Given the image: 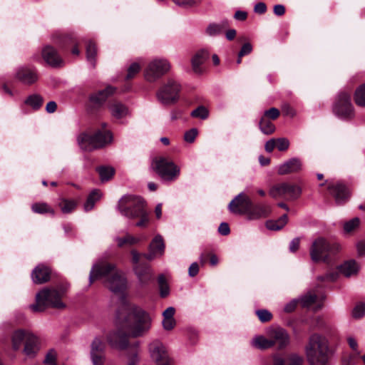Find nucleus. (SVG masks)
<instances>
[{
    "mask_svg": "<svg viewBox=\"0 0 365 365\" xmlns=\"http://www.w3.org/2000/svg\"><path fill=\"white\" fill-rule=\"evenodd\" d=\"M197 135V130L196 128H191L185 132L184 135V140L187 143H192L195 141Z\"/></svg>",
    "mask_w": 365,
    "mask_h": 365,
    "instance_id": "53",
    "label": "nucleus"
},
{
    "mask_svg": "<svg viewBox=\"0 0 365 365\" xmlns=\"http://www.w3.org/2000/svg\"><path fill=\"white\" fill-rule=\"evenodd\" d=\"M252 51V46L250 43H245L242 45L240 51V57H243L250 54Z\"/></svg>",
    "mask_w": 365,
    "mask_h": 365,
    "instance_id": "55",
    "label": "nucleus"
},
{
    "mask_svg": "<svg viewBox=\"0 0 365 365\" xmlns=\"http://www.w3.org/2000/svg\"><path fill=\"white\" fill-rule=\"evenodd\" d=\"M300 244V239L299 237L293 239L289 245V250L292 252H295L299 250Z\"/></svg>",
    "mask_w": 365,
    "mask_h": 365,
    "instance_id": "62",
    "label": "nucleus"
},
{
    "mask_svg": "<svg viewBox=\"0 0 365 365\" xmlns=\"http://www.w3.org/2000/svg\"><path fill=\"white\" fill-rule=\"evenodd\" d=\"M359 269V264L354 260H348L342 264L337 267V271H331L317 277L319 286L323 287L325 282H333L336 281L339 277V273L343 274L345 277H351L358 273Z\"/></svg>",
    "mask_w": 365,
    "mask_h": 365,
    "instance_id": "12",
    "label": "nucleus"
},
{
    "mask_svg": "<svg viewBox=\"0 0 365 365\" xmlns=\"http://www.w3.org/2000/svg\"><path fill=\"white\" fill-rule=\"evenodd\" d=\"M299 303V300H292L284 307V312L287 313H291L294 312L296 309L297 304Z\"/></svg>",
    "mask_w": 365,
    "mask_h": 365,
    "instance_id": "60",
    "label": "nucleus"
},
{
    "mask_svg": "<svg viewBox=\"0 0 365 365\" xmlns=\"http://www.w3.org/2000/svg\"><path fill=\"white\" fill-rule=\"evenodd\" d=\"M200 262L201 266L205 265L207 262L212 266H215L218 263V258L211 250L205 249L200 256Z\"/></svg>",
    "mask_w": 365,
    "mask_h": 365,
    "instance_id": "33",
    "label": "nucleus"
},
{
    "mask_svg": "<svg viewBox=\"0 0 365 365\" xmlns=\"http://www.w3.org/2000/svg\"><path fill=\"white\" fill-rule=\"evenodd\" d=\"M43 364L45 365H58L57 354L54 349H50L46 354Z\"/></svg>",
    "mask_w": 365,
    "mask_h": 365,
    "instance_id": "48",
    "label": "nucleus"
},
{
    "mask_svg": "<svg viewBox=\"0 0 365 365\" xmlns=\"http://www.w3.org/2000/svg\"><path fill=\"white\" fill-rule=\"evenodd\" d=\"M208 110L203 106H198L196 109L193 110L190 115L192 118L206 119L208 117Z\"/></svg>",
    "mask_w": 365,
    "mask_h": 365,
    "instance_id": "46",
    "label": "nucleus"
},
{
    "mask_svg": "<svg viewBox=\"0 0 365 365\" xmlns=\"http://www.w3.org/2000/svg\"><path fill=\"white\" fill-rule=\"evenodd\" d=\"M139 239L130 235H126L123 237H118L117 239L118 246L119 247H123L125 245H133L139 242Z\"/></svg>",
    "mask_w": 365,
    "mask_h": 365,
    "instance_id": "45",
    "label": "nucleus"
},
{
    "mask_svg": "<svg viewBox=\"0 0 365 365\" xmlns=\"http://www.w3.org/2000/svg\"><path fill=\"white\" fill-rule=\"evenodd\" d=\"M305 353L310 365H327L333 355L328 340L318 334L310 336Z\"/></svg>",
    "mask_w": 365,
    "mask_h": 365,
    "instance_id": "5",
    "label": "nucleus"
},
{
    "mask_svg": "<svg viewBox=\"0 0 365 365\" xmlns=\"http://www.w3.org/2000/svg\"><path fill=\"white\" fill-rule=\"evenodd\" d=\"M210 56L209 52L205 49L198 51L192 57L191 63L193 71L197 74H201L204 71L202 67L203 63L208 60Z\"/></svg>",
    "mask_w": 365,
    "mask_h": 365,
    "instance_id": "26",
    "label": "nucleus"
},
{
    "mask_svg": "<svg viewBox=\"0 0 365 365\" xmlns=\"http://www.w3.org/2000/svg\"><path fill=\"white\" fill-rule=\"evenodd\" d=\"M229 210L237 215H245L249 220L267 217L271 213V207L263 204H254L244 193H240L229 204Z\"/></svg>",
    "mask_w": 365,
    "mask_h": 365,
    "instance_id": "3",
    "label": "nucleus"
},
{
    "mask_svg": "<svg viewBox=\"0 0 365 365\" xmlns=\"http://www.w3.org/2000/svg\"><path fill=\"white\" fill-rule=\"evenodd\" d=\"M234 18L238 21H245L247 19V13L243 11H237L235 13Z\"/></svg>",
    "mask_w": 365,
    "mask_h": 365,
    "instance_id": "64",
    "label": "nucleus"
},
{
    "mask_svg": "<svg viewBox=\"0 0 365 365\" xmlns=\"http://www.w3.org/2000/svg\"><path fill=\"white\" fill-rule=\"evenodd\" d=\"M173 1L181 6L191 7L197 6L200 0H173Z\"/></svg>",
    "mask_w": 365,
    "mask_h": 365,
    "instance_id": "54",
    "label": "nucleus"
},
{
    "mask_svg": "<svg viewBox=\"0 0 365 365\" xmlns=\"http://www.w3.org/2000/svg\"><path fill=\"white\" fill-rule=\"evenodd\" d=\"M170 68V65L167 60H154L145 69V78L149 82H154L167 73Z\"/></svg>",
    "mask_w": 365,
    "mask_h": 365,
    "instance_id": "15",
    "label": "nucleus"
},
{
    "mask_svg": "<svg viewBox=\"0 0 365 365\" xmlns=\"http://www.w3.org/2000/svg\"><path fill=\"white\" fill-rule=\"evenodd\" d=\"M52 271L51 268L43 264H38L31 272V279L34 284H42L51 279Z\"/></svg>",
    "mask_w": 365,
    "mask_h": 365,
    "instance_id": "24",
    "label": "nucleus"
},
{
    "mask_svg": "<svg viewBox=\"0 0 365 365\" xmlns=\"http://www.w3.org/2000/svg\"><path fill=\"white\" fill-rule=\"evenodd\" d=\"M101 198V192L99 190H93L88 196L84 204V210L86 212L91 210L95 203Z\"/></svg>",
    "mask_w": 365,
    "mask_h": 365,
    "instance_id": "40",
    "label": "nucleus"
},
{
    "mask_svg": "<svg viewBox=\"0 0 365 365\" xmlns=\"http://www.w3.org/2000/svg\"><path fill=\"white\" fill-rule=\"evenodd\" d=\"M360 225V219L359 217H354L344 225V230L346 233H351L355 230Z\"/></svg>",
    "mask_w": 365,
    "mask_h": 365,
    "instance_id": "47",
    "label": "nucleus"
},
{
    "mask_svg": "<svg viewBox=\"0 0 365 365\" xmlns=\"http://www.w3.org/2000/svg\"><path fill=\"white\" fill-rule=\"evenodd\" d=\"M96 171L98 173L101 182L110 180L115 175V170L111 166L100 165L96 167Z\"/></svg>",
    "mask_w": 365,
    "mask_h": 365,
    "instance_id": "31",
    "label": "nucleus"
},
{
    "mask_svg": "<svg viewBox=\"0 0 365 365\" xmlns=\"http://www.w3.org/2000/svg\"><path fill=\"white\" fill-rule=\"evenodd\" d=\"M267 10V5L264 2H258L255 5L254 11L259 15L264 14Z\"/></svg>",
    "mask_w": 365,
    "mask_h": 365,
    "instance_id": "56",
    "label": "nucleus"
},
{
    "mask_svg": "<svg viewBox=\"0 0 365 365\" xmlns=\"http://www.w3.org/2000/svg\"><path fill=\"white\" fill-rule=\"evenodd\" d=\"M81 43V38L73 34H58L56 38V43L63 56H79Z\"/></svg>",
    "mask_w": 365,
    "mask_h": 365,
    "instance_id": "14",
    "label": "nucleus"
},
{
    "mask_svg": "<svg viewBox=\"0 0 365 365\" xmlns=\"http://www.w3.org/2000/svg\"><path fill=\"white\" fill-rule=\"evenodd\" d=\"M199 272V264L197 262L191 264L188 269L189 276L191 277H195Z\"/></svg>",
    "mask_w": 365,
    "mask_h": 365,
    "instance_id": "59",
    "label": "nucleus"
},
{
    "mask_svg": "<svg viewBox=\"0 0 365 365\" xmlns=\"http://www.w3.org/2000/svg\"><path fill=\"white\" fill-rule=\"evenodd\" d=\"M108 107L112 116L116 119L125 118L129 113L128 108L116 100L109 101Z\"/></svg>",
    "mask_w": 365,
    "mask_h": 365,
    "instance_id": "28",
    "label": "nucleus"
},
{
    "mask_svg": "<svg viewBox=\"0 0 365 365\" xmlns=\"http://www.w3.org/2000/svg\"><path fill=\"white\" fill-rule=\"evenodd\" d=\"M365 315V303L361 302L356 305L352 312L354 318L359 319Z\"/></svg>",
    "mask_w": 365,
    "mask_h": 365,
    "instance_id": "51",
    "label": "nucleus"
},
{
    "mask_svg": "<svg viewBox=\"0 0 365 365\" xmlns=\"http://www.w3.org/2000/svg\"><path fill=\"white\" fill-rule=\"evenodd\" d=\"M118 209L122 215L130 219H139L135 225L145 227L149 222L146 202L143 198L135 195L123 196L118 202Z\"/></svg>",
    "mask_w": 365,
    "mask_h": 365,
    "instance_id": "4",
    "label": "nucleus"
},
{
    "mask_svg": "<svg viewBox=\"0 0 365 365\" xmlns=\"http://www.w3.org/2000/svg\"><path fill=\"white\" fill-rule=\"evenodd\" d=\"M31 210L37 214L48 213L51 216L55 215V211L46 202H36L31 206Z\"/></svg>",
    "mask_w": 365,
    "mask_h": 365,
    "instance_id": "39",
    "label": "nucleus"
},
{
    "mask_svg": "<svg viewBox=\"0 0 365 365\" xmlns=\"http://www.w3.org/2000/svg\"><path fill=\"white\" fill-rule=\"evenodd\" d=\"M304 359L297 354H291L287 358V365H303ZM274 365H286L284 359L277 357L274 359Z\"/></svg>",
    "mask_w": 365,
    "mask_h": 365,
    "instance_id": "30",
    "label": "nucleus"
},
{
    "mask_svg": "<svg viewBox=\"0 0 365 365\" xmlns=\"http://www.w3.org/2000/svg\"><path fill=\"white\" fill-rule=\"evenodd\" d=\"M176 324L175 319H169L163 318V325L165 329L171 330L173 329Z\"/></svg>",
    "mask_w": 365,
    "mask_h": 365,
    "instance_id": "57",
    "label": "nucleus"
},
{
    "mask_svg": "<svg viewBox=\"0 0 365 365\" xmlns=\"http://www.w3.org/2000/svg\"><path fill=\"white\" fill-rule=\"evenodd\" d=\"M116 88L111 86H106L104 89L100 90L90 95L87 104L88 109L91 113H96L101 108L105 102L110 96L113 95Z\"/></svg>",
    "mask_w": 365,
    "mask_h": 365,
    "instance_id": "17",
    "label": "nucleus"
},
{
    "mask_svg": "<svg viewBox=\"0 0 365 365\" xmlns=\"http://www.w3.org/2000/svg\"><path fill=\"white\" fill-rule=\"evenodd\" d=\"M69 284L60 282L52 287H46L39 291L36 296V303L31 306L34 312H41L48 307L63 309L66 304L61 299L66 294Z\"/></svg>",
    "mask_w": 365,
    "mask_h": 365,
    "instance_id": "2",
    "label": "nucleus"
},
{
    "mask_svg": "<svg viewBox=\"0 0 365 365\" xmlns=\"http://www.w3.org/2000/svg\"><path fill=\"white\" fill-rule=\"evenodd\" d=\"M259 127L260 130L265 135H271L275 131V125L272 123V120L262 116L259 122Z\"/></svg>",
    "mask_w": 365,
    "mask_h": 365,
    "instance_id": "38",
    "label": "nucleus"
},
{
    "mask_svg": "<svg viewBox=\"0 0 365 365\" xmlns=\"http://www.w3.org/2000/svg\"><path fill=\"white\" fill-rule=\"evenodd\" d=\"M287 221L288 216L287 214H284L277 220H268L266 222V226L270 230H279L284 227Z\"/></svg>",
    "mask_w": 365,
    "mask_h": 365,
    "instance_id": "36",
    "label": "nucleus"
},
{
    "mask_svg": "<svg viewBox=\"0 0 365 365\" xmlns=\"http://www.w3.org/2000/svg\"><path fill=\"white\" fill-rule=\"evenodd\" d=\"M106 344L101 337H96L91 344V359L93 365H104Z\"/></svg>",
    "mask_w": 365,
    "mask_h": 365,
    "instance_id": "19",
    "label": "nucleus"
},
{
    "mask_svg": "<svg viewBox=\"0 0 365 365\" xmlns=\"http://www.w3.org/2000/svg\"><path fill=\"white\" fill-rule=\"evenodd\" d=\"M133 269L141 287H147L154 280V275L149 264L150 261L145 259L141 253L135 250L130 252Z\"/></svg>",
    "mask_w": 365,
    "mask_h": 365,
    "instance_id": "8",
    "label": "nucleus"
},
{
    "mask_svg": "<svg viewBox=\"0 0 365 365\" xmlns=\"http://www.w3.org/2000/svg\"><path fill=\"white\" fill-rule=\"evenodd\" d=\"M153 166L154 170L164 180L174 181L180 175V168L167 157L155 158L153 161Z\"/></svg>",
    "mask_w": 365,
    "mask_h": 365,
    "instance_id": "11",
    "label": "nucleus"
},
{
    "mask_svg": "<svg viewBox=\"0 0 365 365\" xmlns=\"http://www.w3.org/2000/svg\"><path fill=\"white\" fill-rule=\"evenodd\" d=\"M254 345L258 349H267L272 347V341H271L270 338L267 339L262 336H259L255 339Z\"/></svg>",
    "mask_w": 365,
    "mask_h": 365,
    "instance_id": "43",
    "label": "nucleus"
},
{
    "mask_svg": "<svg viewBox=\"0 0 365 365\" xmlns=\"http://www.w3.org/2000/svg\"><path fill=\"white\" fill-rule=\"evenodd\" d=\"M180 91V84L174 79L169 78L160 87L156 96L162 103L171 105L179 101Z\"/></svg>",
    "mask_w": 365,
    "mask_h": 365,
    "instance_id": "13",
    "label": "nucleus"
},
{
    "mask_svg": "<svg viewBox=\"0 0 365 365\" xmlns=\"http://www.w3.org/2000/svg\"><path fill=\"white\" fill-rule=\"evenodd\" d=\"M339 251L338 244L330 243L323 237H318L312 242L309 248V255L311 259L315 263L324 262L328 265H331Z\"/></svg>",
    "mask_w": 365,
    "mask_h": 365,
    "instance_id": "6",
    "label": "nucleus"
},
{
    "mask_svg": "<svg viewBox=\"0 0 365 365\" xmlns=\"http://www.w3.org/2000/svg\"><path fill=\"white\" fill-rule=\"evenodd\" d=\"M24 103L31 107L34 110H38L43 103V98L39 94H31L26 98Z\"/></svg>",
    "mask_w": 365,
    "mask_h": 365,
    "instance_id": "35",
    "label": "nucleus"
},
{
    "mask_svg": "<svg viewBox=\"0 0 365 365\" xmlns=\"http://www.w3.org/2000/svg\"><path fill=\"white\" fill-rule=\"evenodd\" d=\"M328 190L334 196L338 205H344L349 198V193L346 186L341 183L329 184Z\"/></svg>",
    "mask_w": 365,
    "mask_h": 365,
    "instance_id": "23",
    "label": "nucleus"
},
{
    "mask_svg": "<svg viewBox=\"0 0 365 365\" xmlns=\"http://www.w3.org/2000/svg\"><path fill=\"white\" fill-rule=\"evenodd\" d=\"M15 78L26 86H32L39 79L38 69L31 65L19 66L16 71Z\"/></svg>",
    "mask_w": 365,
    "mask_h": 365,
    "instance_id": "18",
    "label": "nucleus"
},
{
    "mask_svg": "<svg viewBox=\"0 0 365 365\" xmlns=\"http://www.w3.org/2000/svg\"><path fill=\"white\" fill-rule=\"evenodd\" d=\"M273 11L276 16H282L285 14L286 9L282 4H277L274 6Z\"/></svg>",
    "mask_w": 365,
    "mask_h": 365,
    "instance_id": "61",
    "label": "nucleus"
},
{
    "mask_svg": "<svg viewBox=\"0 0 365 365\" xmlns=\"http://www.w3.org/2000/svg\"><path fill=\"white\" fill-rule=\"evenodd\" d=\"M230 27V21L227 19L222 20L218 24H210L207 27L206 33L210 36H217Z\"/></svg>",
    "mask_w": 365,
    "mask_h": 365,
    "instance_id": "29",
    "label": "nucleus"
},
{
    "mask_svg": "<svg viewBox=\"0 0 365 365\" xmlns=\"http://www.w3.org/2000/svg\"><path fill=\"white\" fill-rule=\"evenodd\" d=\"M280 115V111L276 108H271L264 112L262 116L271 120H277Z\"/></svg>",
    "mask_w": 365,
    "mask_h": 365,
    "instance_id": "50",
    "label": "nucleus"
},
{
    "mask_svg": "<svg viewBox=\"0 0 365 365\" xmlns=\"http://www.w3.org/2000/svg\"><path fill=\"white\" fill-rule=\"evenodd\" d=\"M158 282L160 288V295L162 298H165L170 293V287L167 283L166 279L163 274H160L158 277Z\"/></svg>",
    "mask_w": 365,
    "mask_h": 365,
    "instance_id": "42",
    "label": "nucleus"
},
{
    "mask_svg": "<svg viewBox=\"0 0 365 365\" xmlns=\"http://www.w3.org/2000/svg\"><path fill=\"white\" fill-rule=\"evenodd\" d=\"M140 71V66L138 63H133L128 68L127 74L125 78V80L126 81V83L125 84L123 91L127 92L130 91L131 86L128 83V81L131 79H133L136 74L139 73Z\"/></svg>",
    "mask_w": 365,
    "mask_h": 365,
    "instance_id": "34",
    "label": "nucleus"
},
{
    "mask_svg": "<svg viewBox=\"0 0 365 365\" xmlns=\"http://www.w3.org/2000/svg\"><path fill=\"white\" fill-rule=\"evenodd\" d=\"M150 351L152 359L158 365H171L172 360L164 345L158 341H153L150 344Z\"/></svg>",
    "mask_w": 365,
    "mask_h": 365,
    "instance_id": "20",
    "label": "nucleus"
},
{
    "mask_svg": "<svg viewBox=\"0 0 365 365\" xmlns=\"http://www.w3.org/2000/svg\"><path fill=\"white\" fill-rule=\"evenodd\" d=\"M165 242L161 235H156L148 246V253H141L142 257L147 261H152L158 257L164 255Z\"/></svg>",
    "mask_w": 365,
    "mask_h": 365,
    "instance_id": "21",
    "label": "nucleus"
},
{
    "mask_svg": "<svg viewBox=\"0 0 365 365\" xmlns=\"http://www.w3.org/2000/svg\"><path fill=\"white\" fill-rule=\"evenodd\" d=\"M78 202L73 199L61 197L58 204L63 214H69L74 211L77 207Z\"/></svg>",
    "mask_w": 365,
    "mask_h": 365,
    "instance_id": "32",
    "label": "nucleus"
},
{
    "mask_svg": "<svg viewBox=\"0 0 365 365\" xmlns=\"http://www.w3.org/2000/svg\"><path fill=\"white\" fill-rule=\"evenodd\" d=\"M22 343H24V354L34 357L38 350L37 337L23 329L15 331L12 335L13 349L18 350Z\"/></svg>",
    "mask_w": 365,
    "mask_h": 365,
    "instance_id": "10",
    "label": "nucleus"
},
{
    "mask_svg": "<svg viewBox=\"0 0 365 365\" xmlns=\"http://www.w3.org/2000/svg\"><path fill=\"white\" fill-rule=\"evenodd\" d=\"M332 112L339 119L346 121L351 120L355 117V110L349 93L343 91L338 94L332 106Z\"/></svg>",
    "mask_w": 365,
    "mask_h": 365,
    "instance_id": "9",
    "label": "nucleus"
},
{
    "mask_svg": "<svg viewBox=\"0 0 365 365\" xmlns=\"http://www.w3.org/2000/svg\"><path fill=\"white\" fill-rule=\"evenodd\" d=\"M175 312V308L170 307L167 308L163 313V318L169 319H174V314Z\"/></svg>",
    "mask_w": 365,
    "mask_h": 365,
    "instance_id": "63",
    "label": "nucleus"
},
{
    "mask_svg": "<svg viewBox=\"0 0 365 365\" xmlns=\"http://www.w3.org/2000/svg\"><path fill=\"white\" fill-rule=\"evenodd\" d=\"M269 336L272 341V346L277 345L279 349L285 348L289 343V336L287 331L282 328L270 330Z\"/></svg>",
    "mask_w": 365,
    "mask_h": 365,
    "instance_id": "25",
    "label": "nucleus"
},
{
    "mask_svg": "<svg viewBox=\"0 0 365 365\" xmlns=\"http://www.w3.org/2000/svg\"><path fill=\"white\" fill-rule=\"evenodd\" d=\"M218 232L223 236L228 235L230 232L229 225L227 222H222L218 227Z\"/></svg>",
    "mask_w": 365,
    "mask_h": 365,
    "instance_id": "58",
    "label": "nucleus"
},
{
    "mask_svg": "<svg viewBox=\"0 0 365 365\" xmlns=\"http://www.w3.org/2000/svg\"><path fill=\"white\" fill-rule=\"evenodd\" d=\"M97 56V47L92 40L88 41L86 45V58L87 61L94 67Z\"/></svg>",
    "mask_w": 365,
    "mask_h": 365,
    "instance_id": "37",
    "label": "nucleus"
},
{
    "mask_svg": "<svg viewBox=\"0 0 365 365\" xmlns=\"http://www.w3.org/2000/svg\"><path fill=\"white\" fill-rule=\"evenodd\" d=\"M317 299V295L316 294L308 292L299 300V302L303 308H307L314 304Z\"/></svg>",
    "mask_w": 365,
    "mask_h": 365,
    "instance_id": "44",
    "label": "nucleus"
},
{
    "mask_svg": "<svg viewBox=\"0 0 365 365\" xmlns=\"http://www.w3.org/2000/svg\"><path fill=\"white\" fill-rule=\"evenodd\" d=\"M105 278L106 286L113 293L121 295L122 307L125 311L123 315L120 310L116 312L118 328L106 336L108 344L116 349L125 350L129 346V336L139 337L150 328L151 318L149 314L139 307H130L126 302L124 293L127 289V279L114 264L99 262L95 264L90 272L91 284L96 280Z\"/></svg>",
    "mask_w": 365,
    "mask_h": 365,
    "instance_id": "1",
    "label": "nucleus"
},
{
    "mask_svg": "<svg viewBox=\"0 0 365 365\" xmlns=\"http://www.w3.org/2000/svg\"><path fill=\"white\" fill-rule=\"evenodd\" d=\"M301 193L300 187L288 182L277 184L272 186L269 190V195L274 198L287 197L290 200H296Z\"/></svg>",
    "mask_w": 365,
    "mask_h": 365,
    "instance_id": "16",
    "label": "nucleus"
},
{
    "mask_svg": "<svg viewBox=\"0 0 365 365\" xmlns=\"http://www.w3.org/2000/svg\"><path fill=\"white\" fill-rule=\"evenodd\" d=\"M42 57L43 60L52 67L58 68L64 65V61L58 51L51 46H46L43 48Z\"/></svg>",
    "mask_w": 365,
    "mask_h": 365,
    "instance_id": "22",
    "label": "nucleus"
},
{
    "mask_svg": "<svg viewBox=\"0 0 365 365\" xmlns=\"http://www.w3.org/2000/svg\"><path fill=\"white\" fill-rule=\"evenodd\" d=\"M355 103L360 107H365V83L359 86L354 95Z\"/></svg>",
    "mask_w": 365,
    "mask_h": 365,
    "instance_id": "41",
    "label": "nucleus"
},
{
    "mask_svg": "<svg viewBox=\"0 0 365 365\" xmlns=\"http://www.w3.org/2000/svg\"><path fill=\"white\" fill-rule=\"evenodd\" d=\"M255 313L262 323L268 322L272 319V313L267 309H258Z\"/></svg>",
    "mask_w": 365,
    "mask_h": 365,
    "instance_id": "49",
    "label": "nucleus"
},
{
    "mask_svg": "<svg viewBox=\"0 0 365 365\" xmlns=\"http://www.w3.org/2000/svg\"><path fill=\"white\" fill-rule=\"evenodd\" d=\"M302 163L300 159L293 158L284 163L279 167L278 173L281 175L297 173L301 170Z\"/></svg>",
    "mask_w": 365,
    "mask_h": 365,
    "instance_id": "27",
    "label": "nucleus"
},
{
    "mask_svg": "<svg viewBox=\"0 0 365 365\" xmlns=\"http://www.w3.org/2000/svg\"><path fill=\"white\" fill-rule=\"evenodd\" d=\"M276 148L279 151H286L289 147V141L285 138H275Z\"/></svg>",
    "mask_w": 365,
    "mask_h": 365,
    "instance_id": "52",
    "label": "nucleus"
},
{
    "mask_svg": "<svg viewBox=\"0 0 365 365\" xmlns=\"http://www.w3.org/2000/svg\"><path fill=\"white\" fill-rule=\"evenodd\" d=\"M113 140L112 133L107 129V123H103L101 128L93 134L83 133L78 138L80 146L86 151H92L105 147Z\"/></svg>",
    "mask_w": 365,
    "mask_h": 365,
    "instance_id": "7",
    "label": "nucleus"
}]
</instances>
